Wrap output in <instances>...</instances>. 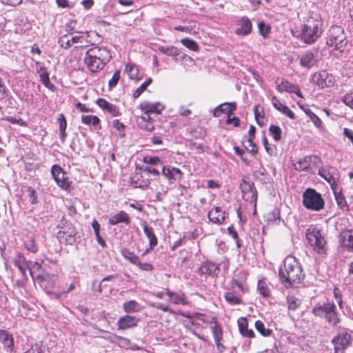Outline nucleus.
Segmentation results:
<instances>
[{"label": "nucleus", "instance_id": "nucleus-1", "mask_svg": "<svg viewBox=\"0 0 353 353\" xmlns=\"http://www.w3.org/2000/svg\"><path fill=\"white\" fill-rule=\"evenodd\" d=\"M323 32V22L318 14L307 18L300 28L292 30V35L299 37L304 43L312 44L319 38Z\"/></svg>", "mask_w": 353, "mask_h": 353}, {"label": "nucleus", "instance_id": "nucleus-2", "mask_svg": "<svg viewBox=\"0 0 353 353\" xmlns=\"http://www.w3.org/2000/svg\"><path fill=\"white\" fill-rule=\"evenodd\" d=\"M279 279L286 288H292L294 284L300 283L304 278L302 267L293 256H288L284 260V267L279 270Z\"/></svg>", "mask_w": 353, "mask_h": 353}, {"label": "nucleus", "instance_id": "nucleus-3", "mask_svg": "<svg viewBox=\"0 0 353 353\" xmlns=\"http://www.w3.org/2000/svg\"><path fill=\"white\" fill-rule=\"evenodd\" d=\"M347 43L343 28L339 26H332L328 31L326 45L343 52Z\"/></svg>", "mask_w": 353, "mask_h": 353}, {"label": "nucleus", "instance_id": "nucleus-4", "mask_svg": "<svg viewBox=\"0 0 353 353\" xmlns=\"http://www.w3.org/2000/svg\"><path fill=\"white\" fill-rule=\"evenodd\" d=\"M303 204L307 210L319 211L324 208L325 201L320 193L307 188L303 194Z\"/></svg>", "mask_w": 353, "mask_h": 353}, {"label": "nucleus", "instance_id": "nucleus-5", "mask_svg": "<svg viewBox=\"0 0 353 353\" xmlns=\"http://www.w3.org/2000/svg\"><path fill=\"white\" fill-rule=\"evenodd\" d=\"M306 238L310 245L318 253H324L325 251L326 241L321 232L316 228L307 229Z\"/></svg>", "mask_w": 353, "mask_h": 353}, {"label": "nucleus", "instance_id": "nucleus-6", "mask_svg": "<svg viewBox=\"0 0 353 353\" xmlns=\"http://www.w3.org/2000/svg\"><path fill=\"white\" fill-rule=\"evenodd\" d=\"M311 81L322 88H330L334 85V78L326 70H321L312 75Z\"/></svg>", "mask_w": 353, "mask_h": 353}, {"label": "nucleus", "instance_id": "nucleus-7", "mask_svg": "<svg viewBox=\"0 0 353 353\" xmlns=\"http://www.w3.org/2000/svg\"><path fill=\"white\" fill-rule=\"evenodd\" d=\"M51 174L57 184L63 190H68L70 188V183L66 176V173L58 165H53L51 168Z\"/></svg>", "mask_w": 353, "mask_h": 353}, {"label": "nucleus", "instance_id": "nucleus-8", "mask_svg": "<svg viewBox=\"0 0 353 353\" xmlns=\"http://www.w3.org/2000/svg\"><path fill=\"white\" fill-rule=\"evenodd\" d=\"M351 341V335L347 332L339 333L332 340V343L334 347V352H343L347 347L350 345Z\"/></svg>", "mask_w": 353, "mask_h": 353}, {"label": "nucleus", "instance_id": "nucleus-9", "mask_svg": "<svg viewBox=\"0 0 353 353\" xmlns=\"http://www.w3.org/2000/svg\"><path fill=\"white\" fill-rule=\"evenodd\" d=\"M319 174L330 183L332 189V187L339 186L336 183L338 171L334 167L326 165L319 170Z\"/></svg>", "mask_w": 353, "mask_h": 353}, {"label": "nucleus", "instance_id": "nucleus-10", "mask_svg": "<svg viewBox=\"0 0 353 353\" xmlns=\"http://www.w3.org/2000/svg\"><path fill=\"white\" fill-rule=\"evenodd\" d=\"M240 187L243 199L250 203L254 202V205H256V191L254 187V183L243 179Z\"/></svg>", "mask_w": 353, "mask_h": 353}, {"label": "nucleus", "instance_id": "nucleus-11", "mask_svg": "<svg viewBox=\"0 0 353 353\" xmlns=\"http://www.w3.org/2000/svg\"><path fill=\"white\" fill-rule=\"evenodd\" d=\"M336 307L332 301L318 303L313 307L312 313L316 317L323 319L332 309H336Z\"/></svg>", "mask_w": 353, "mask_h": 353}, {"label": "nucleus", "instance_id": "nucleus-12", "mask_svg": "<svg viewBox=\"0 0 353 353\" xmlns=\"http://www.w3.org/2000/svg\"><path fill=\"white\" fill-rule=\"evenodd\" d=\"M161 174L170 183L180 181L183 176V172L180 169L170 165H163Z\"/></svg>", "mask_w": 353, "mask_h": 353}, {"label": "nucleus", "instance_id": "nucleus-13", "mask_svg": "<svg viewBox=\"0 0 353 353\" xmlns=\"http://www.w3.org/2000/svg\"><path fill=\"white\" fill-rule=\"evenodd\" d=\"M77 234V232L72 224L64 225L58 232L59 237L64 239L65 242L70 245L75 242Z\"/></svg>", "mask_w": 353, "mask_h": 353}, {"label": "nucleus", "instance_id": "nucleus-14", "mask_svg": "<svg viewBox=\"0 0 353 353\" xmlns=\"http://www.w3.org/2000/svg\"><path fill=\"white\" fill-rule=\"evenodd\" d=\"M84 62L92 72H97L102 70L105 65V62L104 61H101L99 58H96L91 54H88L87 52L85 55Z\"/></svg>", "mask_w": 353, "mask_h": 353}, {"label": "nucleus", "instance_id": "nucleus-15", "mask_svg": "<svg viewBox=\"0 0 353 353\" xmlns=\"http://www.w3.org/2000/svg\"><path fill=\"white\" fill-rule=\"evenodd\" d=\"M220 271L219 265L212 261H204L199 269L200 274L208 276H216Z\"/></svg>", "mask_w": 353, "mask_h": 353}, {"label": "nucleus", "instance_id": "nucleus-16", "mask_svg": "<svg viewBox=\"0 0 353 353\" xmlns=\"http://www.w3.org/2000/svg\"><path fill=\"white\" fill-rule=\"evenodd\" d=\"M277 90L281 92L285 91L289 93H294L299 97H303L301 90L298 85L293 84L288 80H285L283 79H282L280 83H278Z\"/></svg>", "mask_w": 353, "mask_h": 353}, {"label": "nucleus", "instance_id": "nucleus-17", "mask_svg": "<svg viewBox=\"0 0 353 353\" xmlns=\"http://www.w3.org/2000/svg\"><path fill=\"white\" fill-rule=\"evenodd\" d=\"M299 63L302 67L310 69L317 65L318 60L314 52L307 50L300 57Z\"/></svg>", "mask_w": 353, "mask_h": 353}, {"label": "nucleus", "instance_id": "nucleus-18", "mask_svg": "<svg viewBox=\"0 0 353 353\" xmlns=\"http://www.w3.org/2000/svg\"><path fill=\"white\" fill-rule=\"evenodd\" d=\"M237 25L239 26L235 30L237 35L245 36L252 31V23L247 17H241Z\"/></svg>", "mask_w": 353, "mask_h": 353}, {"label": "nucleus", "instance_id": "nucleus-19", "mask_svg": "<svg viewBox=\"0 0 353 353\" xmlns=\"http://www.w3.org/2000/svg\"><path fill=\"white\" fill-rule=\"evenodd\" d=\"M138 322L139 319L135 316L125 315L118 320L117 325L119 330H126L137 326Z\"/></svg>", "mask_w": 353, "mask_h": 353}, {"label": "nucleus", "instance_id": "nucleus-20", "mask_svg": "<svg viewBox=\"0 0 353 353\" xmlns=\"http://www.w3.org/2000/svg\"><path fill=\"white\" fill-rule=\"evenodd\" d=\"M87 52L88 54H91L94 57L99 58L101 61H104L105 63L110 59V53L106 48L103 47H94L89 49Z\"/></svg>", "mask_w": 353, "mask_h": 353}, {"label": "nucleus", "instance_id": "nucleus-21", "mask_svg": "<svg viewBox=\"0 0 353 353\" xmlns=\"http://www.w3.org/2000/svg\"><path fill=\"white\" fill-rule=\"evenodd\" d=\"M165 290L166 294L169 296V303L174 305L181 304L183 305L188 303V301L183 293L172 292L168 288H166Z\"/></svg>", "mask_w": 353, "mask_h": 353}, {"label": "nucleus", "instance_id": "nucleus-22", "mask_svg": "<svg viewBox=\"0 0 353 353\" xmlns=\"http://www.w3.org/2000/svg\"><path fill=\"white\" fill-rule=\"evenodd\" d=\"M236 103H223L218 105L214 111V116L216 117H219L222 113H225L228 117L233 114L234 110L236 109Z\"/></svg>", "mask_w": 353, "mask_h": 353}, {"label": "nucleus", "instance_id": "nucleus-23", "mask_svg": "<svg viewBox=\"0 0 353 353\" xmlns=\"http://www.w3.org/2000/svg\"><path fill=\"white\" fill-rule=\"evenodd\" d=\"M89 37L90 34L88 32H81L79 35L72 37L71 41L73 44H78V46H76L77 48H81L92 44Z\"/></svg>", "mask_w": 353, "mask_h": 353}, {"label": "nucleus", "instance_id": "nucleus-24", "mask_svg": "<svg viewBox=\"0 0 353 353\" xmlns=\"http://www.w3.org/2000/svg\"><path fill=\"white\" fill-rule=\"evenodd\" d=\"M140 108L143 113H157L159 114L163 109V106L160 103L143 102L140 104Z\"/></svg>", "mask_w": 353, "mask_h": 353}, {"label": "nucleus", "instance_id": "nucleus-25", "mask_svg": "<svg viewBox=\"0 0 353 353\" xmlns=\"http://www.w3.org/2000/svg\"><path fill=\"white\" fill-rule=\"evenodd\" d=\"M272 102L274 107L277 110L286 115L291 119H295L294 113L287 105L283 104L276 97H273L272 98Z\"/></svg>", "mask_w": 353, "mask_h": 353}, {"label": "nucleus", "instance_id": "nucleus-26", "mask_svg": "<svg viewBox=\"0 0 353 353\" xmlns=\"http://www.w3.org/2000/svg\"><path fill=\"white\" fill-rule=\"evenodd\" d=\"M241 334L244 337L254 338V333L252 330L248 329V321L245 317H241L237 321Z\"/></svg>", "mask_w": 353, "mask_h": 353}, {"label": "nucleus", "instance_id": "nucleus-27", "mask_svg": "<svg viewBox=\"0 0 353 353\" xmlns=\"http://www.w3.org/2000/svg\"><path fill=\"white\" fill-rule=\"evenodd\" d=\"M97 105L103 110H106L113 117L119 115V111L117 105L109 103L105 99L100 98L97 101Z\"/></svg>", "mask_w": 353, "mask_h": 353}, {"label": "nucleus", "instance_id": "nucleus-28", "mask_svg": "<svg viewBox=\"0 0 353 353\" xmlns=\"http://www.w3.org/2000/svg\"><path fill=\"white\" fill-rule=\"evenodd\" d=\"M332 191L334 194L335 199L336 201L338 206L342 209L343 210H348V205L347 204V201L342 194V190L339 186L337 187H332Z\"/></svg>", "mask_w": 353, "mask_h": 353}, {"label": "nucleus", "instance_id": "nucleus-29", "mask_svg": "<svg viewBox=\"0 0 353 353\" xmlns=\"http://www.w3.org/2000/svg\"><path fill=\"white\" fill-rule=\"evenodd\" d=\"M14 263L15 266L18 268L21 274H25L26 270L30 269L29 263L30 261H28L21 253H17L16 254Z\"/></svg>", "mask_w": 353, "mask_h": 353}, {"label": "nucleus", "instance_id": "nucleus-30", "mask_svg": "<svg viewBox=\"0 0 353 353\" xmlns=\"http://www.w3.org/2000/svg\"><path fill=\"white\" fill-rule=\"evenodd\" d=\"M143 232L149 239L150 250L153 249L158 243V239L154 233L153 228L148 225L146 222L142 223Z\"/></svg>", "mask_w": 353, "mask_h": 353}, {"label": "nucleus", "instance_id": "nucleus-31", "mask_svg": "<svg viewBox=\"0 0 353 353\" xmlns=\"http://www.w3.org/2000/svg\"><path fill=\"white\" fill-rule=\"evenodd\" d=\"M57 281V277L54 275H46L41 280V286L44 289L46 293H52L54 283Z\"/></svg>", "mask_w": 353, "mask_h": 353}, {"label": "nucleus", "instance_id": "nucleus-32", "mask_svg": "<svg viewBox=\"0 0 353 353\" xmlns=\"http://www.w3.org/2000/svg\"><path fill=\"white\" fill-rule=\"evenodd\" d=\"M208 218L212 223H221L225 220L224 212L221 208L215 207L208 212Z\"/></svg>", "mask_w": 353, "mask_h": 353}, {"label": "nucleus", "instance_id": "nucleus-33", "mask_svg": "<svg viewBox=\"0 0 353 353\" xmlns=\"http://www.w3.org/2000/svg\"><path fill=\"white\" fill-rule=\"evenodd\" d=\"M130 222V219L128 214L124 211H120L119 212L112 215L109 219V223L110 225H114L120 223H125L128 224Z\"/></svg>", "mask_w": 353, "mask_h": 353}, {"label": "nucleus", "instance_id": "nucleus-34", "mask_svg": "<svg viewBox=\"0 0 353 353\" xmlns=\"http://www.w3.org/2000/svg\"><path fill=\"white\" fill-rule=\"evenodd\" d=\"M312 158L317 159L316 156H307L299 159V161L294 164L295 169L299 172L309 171Z\"/></svg>", "mask_w": 353, "mask_h": 353}, {"label": "nucleus", "instance_id": "nucleus-35", "mask_svg": "<svg viewBox=\"0 0 353 353\" xmlns=\"http://www.w3.org/2000/svg\"><path fill=\"white\" fill-rule=\"evenodd\" d=\"M323 319L332 327L338 326L341 321L340 314L337 312L336 308L332 309Z\"/></svg>", "mask_w": 353, "mask_h": 353}, {"label": "nucleus", "instance_id": "nucleus-36", "mask_svg": "<svg viewBox=\"0 0 353 353\" xmlns=\"http://www.w3.org/2000/svg\"><path fill=\"white\" fill-rule=\"evenodd\" d=\"M323 319L332 327L338 326L341 321L340 314L337 312L336 308L332 309Z\"/></svg>", "mask_w": 353, "mask_h": 353}, {"label": "nucleus", "instance_id": "nucleus-37", "mask_svg": "<svg viewBox=\"0 0 353 353\" xmlns=\"http://www.w3.org/2000/svg\"><path fill=\"white\" fill-rule=\"evenodd\" d=\"M57 122L59 123V128L60 131V139L62 143H63L67 137L66 128L67 121L63 114H59L57 117Z\"/></svg>", "mask_w": 353, "mask_h": 353}, {"label": "nucleus", "instance_id": "nucleus-38", "mask_svg": "<svg viewBox=\"0 0 353 353\" xmlns=\"http://www.w3.org/2000/svg\"><path fill=\"white\" fill-rule=\"evenodd\" d=\"M211 323H214V325L211 326V330H212V332L213 334L214 341L218 342L219 341H222V339H223V329H222L221 326L218 323L216 318H213Z\"/></svg>", "mask_w": 353, "mask_h": 353}, {"label": "nucleus", "instance_id": "nucleus-39", "mask_svg": "<svg viewBox=\"0 0 353 353\" xmlns=\"http://www.w3.org/2000/svg\"><path fill=\"white\" fill-rule=\"evenodd\" d=\"M341 236L343 245L353 250V230L344 232Z\"/></svg>", "mask_w": 353, "mask_h": 353}, {"label": "nucleus", "instance_id": "nucleus-40", "mask_svg": "<svg viewBox=\"0 0 353 353\" xmlns=\"http://www.w3.org/2000/svg\"><path fill=\"white\" fill-rule=\"evenodd\" d=\"M0 339L6 347L12 350L14 346V339L11 334L6 330H0Z\"/></svg>", "mask_w": 353, "mask_h": 353}, {"label": "nucleus", "instance_id": "nucleus-41", "mask_svg": "<svg viewBox=\"0 0 353 353\" xmlns=\"http://www.w3.org/2000/svg\"><path fill=\"white\" fill-rule=\"evenodd\" d=\"M26 249L32 253H36L39 250V245L36 243L33 236H28L23 242Z\"/></svg>", "mask_w": 353, "mask_h": 353}, {"label": "nucleus", "instance_id": "nucleus-42", "mask_svg": "<svg viewBox=\"0 0 353 353\" xmlns=\"http://www.w3.org/2000/svg\"><path fill=\"white\" fill-rule=\"evenodd\" d=\"M123 309L126 313L137 312L141 310L139 303L135 300L125 302L123 305Z\"/></svg>", "mask_w": 353, "mask_h": 353}, {"label": "nucleus", "instance_id": "nucleus-43", "mask_svg": "<svg viewBox=\"0 0 353 353\" xmlns=\"http://www.w3.org/2000/svg\"><path fill=\"white\" fill-rule=\"evenodd\" d=\"M159 51L168 56L174 57L179 54V50L172 46H162L159 47Z\"/></svg>", "mask_w": 353, "mask_h": 353}, {"label": "nucleus", "instance_id": "nucleus-44", "mask_svg": "<svg viewBox=\"0 0 353 353\" xmlns=\"http://www.w3.org/2000/svg\"><path fill=\"white\" fill-rule=\"evenodd\" d=\"M307 116L310 118V121H312L314 125L316 128H321L322 126V121L321 119L314 114L310 108H305L303 110Z\"/></svg>", "mask_w": 353, "mask_h": 353}, {"label": "nucleus", "instance_id": "nucleus-45", "mask_svg": "<svg viewBox=\"0 0 353 353\" xmlns=\"http://www.w3.org/2000/svg\"><path fill=\"white\" fill-rule=\"evenodd\" d=\"M257 290L263 297H268L270 295L271 290L267 283L263 280H259L257 284Z\"/></svg>", "mask_w": 353, "mask_h": 353}, {"label": "nucleus", "instance_id": "nucleus-46", "mask_svg": "<svg viewBox=\"0 0 353 353\" xmlns=\"http://www.w3.org/2000/svg\"><path fill=\"white\" fill-rule=\"evenodd\" d=\"M121 252L122 256L132 264L137 265L139 261L138 256L130 252L128 249L123 248Z\"/></svg>", "mask_w": 353, "mask_h": 353}, {"label": "nucleus", "instance_id": "nucleus-47", "mask_svg": "<svg viewBox=\"0 0 353 353\" xmlns=\"http://www.w3.org/2000/svg\"><path fill=\"white\" fill-rule=\"evenodd\" d=\"M81 121L85 125H97L99 123L100 120L95 115H81Z\"/></svg>", "mask_w": 353, "mask_h": 353}, {"label": "nucleus", "instance_id": "nucleus-48", "mask_svg": "<svg viewBox=\"0 0 353 353\" xmlns=\"http://www.w3.org/2000/svg\"><path fill=\"white\" fill-rule=\"evenodd\" d=\"M255 327L256 330L263 336H268L271 334L272 330L265 327L264 323L261 321H256L255 322Z\"/></svg>", "mask_w": 353, "mask_h": 353}, {"label": "nucleus", "instance_id": "nucleus-49", "mask_svg": "<svg viewBox=\"0 0 353 353\" xmlns=\"http://www.w3.org/2000/svg\"><path fill=\"white\" fill-rule=\"evenodd\" d=\"M269 132L272 136L275 141H279L281 139V129L278 125H271L269 127Z\"/></svg>", "mask_w": 353, "mask_h": 353}, {"label": "nucleus", "instance_id": "nucleus-50", "mask_svg": "<svg viewBox=\"0 0 353 353\" xmlns=\"http://www.w3.org/2000/svg\"><path fill=\"white\" fill-rule=\"evenodd\" d=\"M225 299L231 305H239L241 303L242 300L233 292H227L225 294Z\"/></svg>", "mask_w": 353, "mask_h": 353}, {"label": "nucleus", "instance_id": "nucleus-51", "mask_svg": "<svg viewBox=\"0 0 353 353\" xmlns=\"http://www.w3.org/2000/svg\"><path fill=\"white\" fill-rule=\"evenodd\" d=\"M300 301L294 296H288L287 303L289 310H296L300 305Z\"/></svg>", "mask_w": 353, "mask_h": 353}, {"label": "nucleus", "instance_id": "nucleus-52", "mask_svg": "<svg viewBox=\"0 0 353 353\" xmlns=\"http://www.w3.org/2000/svg\"><path fill=\"white\" fill-rule=\"evenodd\" d=\"M181 42L183 46L191 50L196 51L198 50L197 43L192 39L185 38L181 39Z\"/></svg>", "mask_w": 353, "mask_h": 353}, {"label": "nucleus", "instance_id": "nucleus-53", "mask_svg": "<svg viewBox=\"0 0 353 353\" xmlns=\"http://www.w3.org/2000/svg\"><path fill=\"white\" fill-rule=\"evenodd\" d=\"M27 197L29 199V201L32 204L37 203V192L32 188L28 187L26 189Z\"/></svg>", "mask_w": 353, "mask_h": 353}, {"label": "nucleus", "instance_id": "nucleus-54", "mask_svg": "<svg viewBox=\"0 0 353 353\" xmlns=\"http://www.w3.org/2000/svg\"><path fill=\"white\" fill-rule=\"evenodd\" d=\"M152 79L150 78L146 81L143 83L133 93L134 98H138L146 89V88L151 83Z\"/></svg>", "mask_w": 353, "mask_h": 353}, {"label": "nucleus", "instance_id": "nucleus-55", "mask_svg": "<svg viewBox=\"0 0 353 353\" xmlns=\"http://www.w3.org/2000/svg\"><path fill=\"white\" fill-rule=\"evenodd\" d=\"M59 44L63 48L68 49L69 48L72 44L71 39L69 38L68 34H64L59 39L58 41Z\"/></svg>", "mask_w": 353, "mask_h": 353}, {"label": "nucleus", "instance_id": "nucleus-56", "mask_svg": "<svg viewBox=\"0 0 353 353\" xmlns=\"http://www.w3.org/2000/svg\"><path fill=\"white\" fill-rule=\"evenodd\" d=\"M143 161L145 163L151 165H159L162 164L163 161L158 157L145 156L143 159Z\"/></svg>", "mask_w": 353, "mask_h": 353}, {"label": "nucleus", "instance_id": "nucleus-57", "mask_svg": "<svg viewBox=\"0 0 353 353\" xmlns=\"http://www.w3.org/2000/svg\"><path fill=\"white\" fill-rule=\"evenodd\" d=\"M258 28L259 30V33L265 38L267 35L270 32V26H266L265 23L263 21H261L258 23Z\"/></svg>", "mask_w": 353, "mask_h": 353}, {"label": "nucleus", "instance_id": "nucleus-58", "mask_svg": "<svg viewBox=\"0 0 353 353\" xmlns=\"http://www.w3.org/2000/svg\"><path fill=\"white\" fill-rule=\"evenodd\" d=\"M40 80L42 83L47 88H50V85H52L50 82L49 74L46 70H43L42 72L39 74Z\"/></svg>", "mask_w": 353, "mask_h": 353}, {"label": "nucleus", "instance_id": "nucleus-59", "mask_svg": "<svg viewBox=\"0 0 353 353\" xmlns=\"http://www.w3.org/2000/svg\"><path fill=\"white\" fill-rule=\"evenodd\" d=\"M341 101L346 105L349 106L350 108L353 109V92H350L345 94Z\"/></svg>", "mask_w": 353, "mask_h": 353}, {"label": "nucleus", "instance_id": "nucleus-60", "mask_svg": "<svg viewBox=\"0 0 353 353\" xmlns=\"http://www.w3.org/2000/svg\"><path fill=\"white\" fill-rule=\"evenodd\" d=\"M126 71L128 72L130 79H136L139 73L137 67L130 64L126 65Z\"/></svg>", "mask_w": 353, "mask_h": 353}, {"label": "nucleus", "instance_id": "nucleus-61", "mask_svg": "<svg viewBox=\"0 0 353 353\" xmlns=\"http://www.w3.org/2000/svg\"><path fill=\"white\" fill-rule=\"evenodd\" d=\"M141 120L137 119V122L141 128L149 132L152 131L154 129L152 122L143 121V123H141Z\"/></svg>", "mask_w": 353, "mask_h": 353}, {"label": "nucleus", "instance_id": "nucleus-62", "mask_svg": "<svg viewBox=\"0 0 353 353\" xmlns=\"http://www.w3.org/2000/svg\"><path fill=\"white\" fill-rule=\"evenodd\" d=\"M119 79H120V71L119 70H117L114 73L112 79L108 82L109 87L110 88H114L117 85Z\"/></svg>", "mask_w": 353, "mask_h": 353}, {"label": "nucleus", "instance_id": "nucleus-63", "mask_svg": "<svg viewBox=\"0 0 353 353\" xmlns=\"http://www.w3.org/2000/svg\"><path fill=\"white\" fill-rule=\"evenodd\" d=\"M252 138H248L247 142L248 143L249 145L245 146V149L250 153L253 154H256L257 153V148L256 144L254 143Z\"/></svg>", "mask_w": 353, "mask_h": 353}, {"label": "nucleus", "instance_id": "nucleus-64", "mask_svg": "<svg viewBox=\"0 0 353 353\" xmlns=\"http://www.w3.org/2000/svg\"><path fill=\"white\" fill-rule=\"evenodd\" d=\"M45 347L38 344H34L25 353H43Z\"/></svg>", "mask_w": 353, "mask_h": 353}]
</instances>
